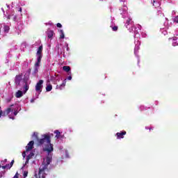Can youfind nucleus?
<instances>
[{
	"label": "nucleus",
	"mask_w": 178,
	"mask_h": 178,
	"mask_svg": "<svg viewBox=\"0 0 178 178\" xmlns=\"http://www.w3.org/2000/svg\"><path fill=\"white\" fill-rule=\"evenodd\" d=\"M32 137L38 140V145L42 147L43 151L47 152L48 155L47 157L43 159L42 165L39 168L38 175H35L33 178H45L47 176V172L48 170V165L52 162V152H54V145L51 143V136L49 134L42 135V138L38 139V133L34 132Z\"/></svg>",
	"instance_id": "f257e3e1"
},
{
	"label": "nucleus",
	"mask_w": 178,
	"mask_h": 178,
	"mask_svg": "<svg viewBox=\"0 0 178 178\" xmlns=\"http://www.w3.org/2000/svg\"><path fill=\"white\" fill-rule=\"evenodd\" d=\"M120 10V15H122V19H124V26L126 29H127L129 33H134V38H135V49L134 54L137 56V53L138 52V49H140V31L141 30V26L138 25V27L134 26V22H133V19L130 14L127 13V6H124Z\"/></svg>",
	"instance_id": "f03ea898"
},
{
	"label": "nucleus",
	"mask_w": 178,
	"mask_h": 178,
	"mask_svg": "<svg viewBox=\"0 0 178 178\" xmlns=\"http://www.w3.org/2000/svg\"><path fill=\"white\" fill-rule=\"evenodd\" d=\"M31 73V70H26L25 74L17 75L15 76V84L17 86V88L19 90H23L24 94H26L27 91H29V85L31 84V81H30V74Z\"/></svg>",
	"instance_id": "7ed1b4c3"
},
{
	"label": "nucleus",
	"mask_w": 178,
	"mask_h": 178,
	"mask_svg": "<svg viewBox=\"0 0 178 178\" xmlns=\"http://www.w3.org/2000/svg\"><path fill=\"white\" fill-rule=\"evenodd\" d=\"M20 109L21 108L19 106V105L16 104L15 106L11 105L8 108H7L4 111L0 110V118H2V116L3 117L8 115L10 119L15 120V116H16L19 113Z\"/></svg>",
	"instance_id": "20e7f679"
},
{
	"label": "nucleus",
	"mask_w": 178,
	"mask_h": 178,
	"mask_svg": "<svg viewBox=\"0 0 178 178\" xmlns=\"http://www.w3.org/2000/svg\"><path fill=\"white\" fill-rule=\"evenodd\" d=\"M34 148V142L33 140L30 141L26 147V151L22 153L23 159L26 158V155H28L26 159V162L23 165L22 169H24L26 165L29 163V161L33 156H34V153L31 152V151ZM30 152V154H29Z\"/></svg>",
	"instance_id": "39448f33"
},
{
	"label": "nucleus",
	"mask_w": 178,
	"mask_h": 178,
	"mask_svg": "<svg viewBox=\"0 0 178 178\" xmlns=\"http://www.w3.org/2000/svg\"><path fill=\"white\" fill-rule=\"evenodd\" d=\"M37 61L34 65V70L32 73L33 76L37 77L38 74V70L40 69V65H41V59H42V45L40 46L38 49L37 53Z\"/></svg>",
	"instance_id": "423d86ee"
},
{
	"label": "nucleus",
	"mask_w": 178,
	"mask_h": 178,
	"mask_svg": "<svg viewBox=\"0 0 178 178\" xmlns=\"http://www.w3.org/2000/svg\"><path fill=\"white\" fill-rule=\"evenodd\" d=\"M44 84V81L40 79L35 86V91H37L36 94H41L42 92V85Z\"/></svg>",
	"instance_id": "0eeeda50"
},
{
	"label": "nucleus",
	"mask_w": 178,
	"mask_h": 178,
	"mask_svg": "<svg viewBox=\"0 0 178 178\" xmlns=\"http://www.w3.org/2000/svg\"><path fill=\"white\" fill-rule=\"evenodd\" d=\"M1 10L3 13V15L7 17V19H12L13 20L14 22H16V19H17V17L15 15V13H12L11 14H9V15H6L5 14V8H1Z\"/></svg>",
	"instance_id": "6e6552de"
},
{
	"label": "nucleus",
	"mask_w": 178,
	"mask_h": 178,
	"mask_svg": "<svg viewBox=\"0 0 178 178\" xmlns=\"http://www.w3.org/2000/svg\"><path fill=\"white\" fill-rule=\"evenodd\" d=\"M60 152L63 159L69 158V152H67V149H63V147L60 146Z\"/></svg>",
	"instance_id": "1a4fd4ad"
},
{
	"label": "nucleus",
	"mask_w": 178,
	"mask_h": 178,
	"mask_svg": "<svg viewBox=\"0 0 178 178\" xmlns=\"http://www.w3.org/2000/svg\"><path fill=\"white\" fill-rule=\"evenodd\" d=\"M117 137V140H120L121 138H124V136H126V131H121L120 132H118L115 134Z\"/></svg>",
	"instance_id": "9d476101"
},
{
	"label": "nucleus",
	"mask_w": 178,
	"mask_h": 178,
	"mask_svg": "<svg viewBox=\"0 0 178 178\" xmlns=\"http://www.w3.org/2000/svg\"><path fill=\"white\" fill-rule=\"evenodd\" d=\"M54 134H56L55 138H56V140H60L63 138V135H62V134H60V132L58 130H55Z\"/></svg>",
	"instance_id": "9b49d317"
},
{
	"label": "nucleus",
	"mask_w": 178,
	"mask_h": 178,
	"mask_svg": "<svg viewBox=\"0 0 178 178\" xmlns=\"http://www.w3.org/2000/svg\"><path fill=\"white\" fill-rule=\"evenodd\" d=\"M1 30L3 33V37L5 34H8V33H9V30H10V29L9 28V26L4 25V27L1 29Z\"/></svg>",
	"instance_id": "f8f14e48"
},
{
	"label": "nucleus",
	"mask_w": 178,
	"mask_h": 178,
	"mask_svg": "<svg viewBox=\"0 0 178 178\" xmlns=\"http://www.w3.org/2000/svg\"><path fill=\"white\" fill-rule=\"evenodd\" d=\"M152 3L154 8H159V6H161L159 0H152Z\"/></svg>",
	"instance_id": "ddd939ff"
},
{
	"label": "nucleus",
	"mask_w": 178,
	"mask_h": 178,
	"mask_svg": "<svg viewBox=\"0 0 178 178\" xmlns=\"http://www.w3.org/2000/svg\"><path fill=\"white\" fill-rule=\"evenodd\" d=\"M47 37L49 38H52V37H54V35L55 34L54 33V31H52V30H47Z\"/></svg>",
	"instance_id": "4468645a"
},
{
	"label": "nucleus",
	"mask_w": 178,
	"mask_h": 178,
	"mask_svg": "<svg viewBox=\"0 0 178 178\" xmlns=\"http://www.w3.org/2000/svg\"><path fill=\"white\" fill-rule=\"evenodd\" d=\"M172 47H177L178 46V41H177V37H173L172 38Z\"/></svg>",
	"instance_id": "2eb2a0df"
},
{
	"label": "nucleus",
	"mask_w": 178,
	"mask_h": 178,
	"mask_svg": "<svg viewBox=\"0 0 178 178\" xmlns=\"http://www.w3.org/2000/svg\"><path fill=\"white\" fill-rule=\"evenodd\" d=\"M51 90H52V85L49 83V81H47L46 91L49 92V91H51Z\"/></svg>",
	"instance_id": "dca6fc26"
},
{
	"label": "nucleus",
	"mask_w": 178,
	"mask_h": 178,
	"mask_svg": "<svg viewBox=\"0 0 178 178\" xmlns=\"http://www.w3.org/2000/svg\"><path fill=\"white\" fill-rule=\"evenodd\" d=\"M65 86H66V79L63 81V83L60 86L57 85L56 88L58 90H62V88H65Z\"/></svg>",
	"instance_id": "f3484780"
},
{
	"label": "nucleus",
	"mask_w": 178,
	"mask_h": 178,
	"mask_svg": "<svg viewBox=\"0 0 178 178\" xmlns=\"http://www.w3.org/2000/svg\"><path fill=\"white\" fill-rule=\"evenodd\" d=\"M15 97H16V98H22V97H23V91H22V90H18V91L15 93Z\"/></svg>",
	"instance_id": "a211bd4d"
},
{
	"label": "nucleus",
	"mask_w": 178,
	"mask_h": 178,
	"mask_svg": "<svg viewBox=\"0 0 178 178\" xmlns=\"http://www.w3.org/2000/svg\"><path fill=\"white\" fill-rule=\"evenodd\" d=\"M28 175H29V172L24 171V178L27 177ZM13 178H19V173L17 172Z\"/></svg>",
	"instance_id": "6ab92c4d"
},
{
	"label": "nucleus",
	"mask_w": 178,
	"mask_h": 178,
	"mask_svg": "<svg viewBox=\"0 0 178 178\" xmlns=\"http://www.w3.org/2000/svg\"><path fill=\"white\" fill-rule=\"evenodd\" d=\"M40 96V93H35V97H33L32 99H31V104L34 103V102L35 101V99H38V97Z\"/></svg>",
	"instance_id": "aec40b11"
},
{
	"label": "nucleus",
	"mask_w": 178,
	"mask_h": 178,
	"mask_svg": "<svg viewBox=\"0 0 178 178\" xmlns=\"http://www.w3.org/2000/svg\"><path fill=\"white\" fill-rule=\"evenodd\" d=\"M60 33V38L63 39L65 38V33L63 32V31L62 29H60L59 31Z\"/></svg>",
	"instance_id": "412c9836"
},
{
	"label": "nucleus",
	"mask_w": 178,
	"mask_h": 178,
	"mask_svg": "<svg viewBox=\"0 0 178 178\" xmlns=\"http://www.w3.org/2000/svg\"><path fill=\"white\" fill-rule=\"evenodd\" d=\"M168 27L161 29L162 34L164 35H166L168 34V32L165 31V30H168Z\"/></svg>",
	"instance_id": "4be33fe9"
},
{
	"label": "nucleus",
	"mask_w": 178,
	"mask_h": 178,
	"mask_svg": "<svg viewBox=\"0 0 178 178\" xmlns=\"http://www.w3.org/2000/svg\"><path fill=\"white\" fill-rule=\"evenodd\" d=\"M63 70L65 72H67H67H70V67H69V66H63Z\"/></svg>",
	"instance_id": "5701e85b"
},
{
	"label": "nucleus",
	"mask_w": 178,
	"mask_h": 178,
	"mask_svg": "<svg viewBox=\"0 0 178 178\" xmlns=\"http://www.w3.org/2000/svg\"><path fill=\"white\" fill-rule=\"evenodd\" d=\"M3 37V32H2V24H0V38Z\"/></svg>",
	"instance_id": "b1692460"
},
{
	"label": "nucleus",
	"mask_w": 178,
	"mask_h": 178,
	"mask_svg": "<svg viewBox=\"0 0 178 178\" xmlns=\"http://www.w3.org/2000/svg\"><path fill=\"white\" fill-rule=\"evenodd\" d=\"M111 27L113 31H118V26H113V25H111Z\"/></svg>",
	"instance_id": "393cba45"
},
{
	"label": "nucleus",
	"mask_w": 178,
	"mask_h": 178,
	"mask_svg": "<svg viewBox=\"0 0 178 178\" xmlns=\"http://www.w3.org/2000/svg\"><path fill=\"white\" fill-rule=\"evenodd\" d=\"M157 15H158V16H163V14H162V10H161V8H159V10H158Z\"/></svg>",
	"instance_id": "a878e982"
},
{
	"label": "nucleus",
	"mask_w": 178,
	"mask_h": 178,
	"mask_svg": "<svg viewBox=\"0 0 178 178\" xmlns=\"http://www.w3.org/2000/svg\"><path fill=\"white\" fill-rule=\"evenodd\" d=\"M145 109H147L144 106H140V111H145Z\"/></svg>",
	"instance_id": "bb28decb"
},
{
	"label": "nucleus",
	"mask_w": 178,
	"mask_h": 178,
	"mask_svg": "<svg viewBox=\"0 0 178 178\" xmlns=\"http://www.w3.org/2000/svg\"><path fill=\"white\" fill-rule=\"evenodd\" d=\"M174 22H175V23H178V15L174 18Z\"/></svg>",
	"instance_id": "cd10ccee"
},
{
	"label": "nucleus",
	"mask_w": 178,
	"mask_h": 178,
	"mask_svg": "<svg viewBox=\"0 0 178 178\" xmlns=\"http://www.w3.org/2000/svg\"><path fill=\"white\" fill-rule=\"evenodd\" d=\"M68 74H69V75H72V72H69ZM67 80H72V76H69L67 77Z\"/></svg>",
	"instance_id": "c85d7f7f"
},
{
	"label": "nucleus",
	"mask_w": 178,
	"mask_h": 178,
	"mask_svg": "<svg viewBox=\"0 0 178 178\" xmlns=\"http://www.w3.org/2000/svg\"><path fill=\"white\" fill-rule=\"evenodd\" d=\"M13 163H15V161H12L10 163V168H12V166H13Z\"/></svg>",
	"instance_id": "c756f323"
},
{
	"label": "nucleus",
	"mask_w": 178,
	"mask_h": 178,
	"mask_svg": "<svg viewBox=\"0 0 178 178\" xmlns=\"http://www.w3.org/2000/svg\"><path fill=\"white\" fill-rule=\"evenodd\" d=\"M56 77L55 76H51L50 81H54Z\"/></svg>",
	"instance_id": "7c9ffc66"
},
{
	"label": "nucleus",
	"mask_w": 178,
	"mask_h": 178,
	"mask_svg": "<svg viewBox=\"0 0 178 178\" xmlns=\"http://www.w3.org/2000/svg\"><path fill=\"white\" fill-rule=\"evenodd\" d=\"M65 47L67 48V51H69V44L65 43Z\"/></svg>",
	"instance_id": "2f4dec72"
},
{
	"label": "nucleus",
	"mask_w": 178,
	"mask_h": 178,
	"mask_svg": "<svg viewBox=\"0 0 178 178\" xmlns=\"http://www.w3.org/2000/svg\"><path fill=\"white\" fill-rule=\"evenodd\" d=\"M6 169H10V168H12L10 167V164H7L6 165Z\"/></svg>",
	"instance_id": "473e14b6"
},
{
	"label": "nucleus",
	"mask_w": 178,
	"mask_h": 178,
	"mask_svg": "<svg viewBox=\"0 0 178 178\" xmlns=\"http://www.w3.org/2000/svg\"><path fill=\"white\" fill-rule=\"evenodd\" d=\"M57 27H59L60 29L62 27V24L60 23H58Z\"/></svg>",
	"instance_id": "72a5a7b5"
},
{
	"label": "nucleus",
	"mask_w": 178,
	"mask_h": 178,
	"mask_svg": "<svg viewBox=\"0 0 178 178\" xmlns=\"http://www.w3.org/2000/svg\"><path fill=\"white\" fill-rule=\"evenodd\" d=\"M17 10L22 13V7H19L18 8H17Z\"/></svg>",
	"instance_id": "f704fd0d"
},
{
	"label": "nucleus",
	"mask_w": 178,
	"mask_h": 178,
	"mask_svg": "<svg viewBox=\"0 0 178 178\" xmlns=\"http://www.w3.org/2000/svg\"><path fill=\"white\" fill-rule=\"evenodd\" d=\"M142 37H143V38L147 37V34H146V33H142Z\"/></svg>",
	"instance_id": "c9c22d12"
},
{
	"label": "nucleus",
	"mask_w": 178,
	"mask_h": 178,
	"mask_svg": "<svg viewBox=\"0 0 178 178\" xmlns=\"http://www.w3.org/2000/svg\"><path fill=\"white\" fill-rule=\"evenodd\" d=\"M172 16H175L176 15V11H172Z\"/></svg>",
	"instance_id": "e433bc0d"
},
{
	"label": "nucleus",
	"mask_w": 178,
	"mask_h": 178,
	"mask_svg": "<svg viewBox=\"0 0 178 178\" xmlns=\"http://www.w3.org/2000/svg\"><path fill=\"white\" fill-rule=\"evenodd\" d=\"M7 161H8L7 159H4L3 161H1V163H5V162H7Z\"/></svg>",
	"instance_id": "4c0bfd02"
},
{
	"label": "nucleus",
	"mask_w": 178,
	"mask_h": 178,
	"mask_svg": "<svg viewBox=\"0 0 178 178\" xmlns=\"http://www.w3.org/2000/svg\"><path fill=\"white\" fill-rule=\"evenodd\" d=\"M1 168H2V169H6V165H1Z\"/></svg>",
	"instance_id": "58836bf2"
},
{
	"label": "nucleus",
	"mask_w": 178,
	"mask_h": 178,
	"mask_svg": "<svg viewBox=\"0 0 178 178\" xmlns=\"http://www.w3.org/2000/svg\"><path fill=\"white\" fill-rule=\"evenodd\" d=\"M20 33H22V31L19 30V31H17V34H19Z\"/></svg>",
	"instance_id": "ea45409f"
},
{
	"label": "nucleus",
	"mask_w": 178,
	"mask_h": 178,
	"mask_svg": "<svg viewBox=\"0 0 178 178\" xmlns=\"http://www.w3.org/2000/svg\"><path fill=\"white\" fill-rule=\"evenodd\" d=\"M7 9H9V5L6 4Z\"/></svg>",
	"instance_id": "a19ab883"
},
{
	"label": "nucleus",
	"mask_w": 178,
	"mask_h": 178,
	"mask_svg": "<svg viewBox=\"0 0 178 178\" xmlns=\"http://www.w3.org/2000/svg\"><path fill=\"white\" fill-rule=\"evenodd\" d=\"M6 15H9V13L8 12V10H6Z\"/></svg>",
	"instance_id": "79ce46f5"
},
{
	"label": "nucleus",
	"mask_w": 178,
	"mask_h": 178,
	"mask_svg": "<svg viewBox=\"0 0 178 178\" xmlns=\"http://www.w3.org/2000/svg\"><path fill=\"white\" fill-rule=\"evenodd\" d=\"M145 129H146L147 130H148V127H146Z\"/></svg>",
	"instance_id": "37998d69"
},
{
	"label": "nucleus",
	"mask_w": 178,
	"mask_h": 178,
	"mask_svg": "<svg viewBox=\"0 0 178 178\" xmlns=\"http://www.w3.org/2000/svg\"><path fill=\"white\" fill-rule=\"evenodd\" d=\"M10 102V99H8V102Z\"/></svg>",
	"instance_id": "c03bdc74"
},
{
	"label": "nucleus",
	"mask_w": 178,
	"mask_h": 178,
	"mask_svg": "<svg viewBox=\"0 0 178 178\" xmlns=\"http://www.w3.org/2000/svg\"><path fill=\"white\" fill-rule=\"evenodd\" d=\"M149 130H150V131H151V128H149Z\"/></svg>",
	"instance_id": "a18cd8bd"
},
{
	"label": "nucleus",
	"mask_w": 178,
	"mask_h": 178,
	"mask_svg": "<svg viewBox=\"0 0 178 178\" xmlns=\"http://www.w3.org/2000/svg\"><path fill=\"white\" fill-rule=\"evenodd\" d=\"M0 168H1V164H0Z\"/></svg>",
	"instance_id": "49530a36"
}]
</instances>
